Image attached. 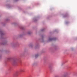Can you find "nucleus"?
<instances>
[{"instance_id": "1", "label": "nucleus", "mask_w": 77, "mask_h": 77, "mask_svg": "<svg viewBox=\"0 0 77 77\" xmlns=\"http://www.w3.org/2000/svg\"><path fill=\"white\" fill-rule=\"evenodd\" d=\"M54 38H49V41H52V40H54Z\"/></svg>"}, {"instance_id": "2", "label": "nucleus", "mask_w": 77, "mask_h": 77, "mask_svg": "<svg viewBox=\"0 0 77 77\" xmlns=\"http://www.w3.org/2000/svg\"><path fill=\"white\" fill-rule=\"evenodd\" d=\"M68 16V14H66V15L64 16V17H66Z\"/></svg>"}, {"instance_id": "3", "label": "nucleus", "mask_w": 77, "mask_h": 77, "mask_svg": "<svg viewBox=\"0 0 77 77\" xmlns=\"http://www.w3.org/2000/svg\"><path fill=\"white\" fill-rule=\"evenodd\" d=\"M35 57H37L38 56V55H35Z\"/></svg>"}, {"instance_id": "4", "label": "nucleus", "mask_w": 77, "mask_h": 77, "mask_svg": "<svg viewBox=\"0 0 77 77\" xmlns=\"http://www.w3.org/2000/svg\"><path fill=\"white\" fill-rule=\"evenodd\" d=\"M21 72H24V70H21Z\"/></svg>"}, {"instance_id": "5", "label": "nucleus", "mask_w": 77, "mask_h": 77, "mask_svg": "<svg viewBox=\"0 0 77 77\" xmlns=\"http://www.w3.org/2000/svg\"><path fill=\"white\" fill-rule=\"evenodd\" d=\"M18 74V72H17L16 73V74Z\"/></svg>"}, {"instance_id": "6", "label": "nucleus", "mask_w": 77, "mask_h": 77, "mask_svg": "<svg viewBox=\"0 0 77 77\" xmlns=\"http://www.w3.org/2000/svg\"><path fill=\"white\" fill-rule=\"evenodd\" d=\"M9 59H11V58H9Z\"/></svg>"}, {"instance_id": "7", "label": "nucleus", "mask_w": 77, "mask_h": 77, "mask_svg": "<svg viewBox=\"0 0 77 77\" xmlns=\"http://www.w3.org/2000/svg\"><path fill=\"white\" fill-rule=\"evenodd\" d=\"M15 1L16 2H17V0H15Z\"/></svg>"}, {"instance_id": "8", "label": "nucleus", "mask_w": 77, "mask_h": 77, "mask_svg": "<svg viewBox=\"0 0 77 77\" xmlns=\"http://www.w3.org/2000/svg\"><path fill=\"white\" fill-rule=\"evenodd\" d=\"M29 34H30L29 33Z\"/></svg>"}]
</instances>
